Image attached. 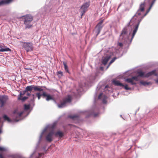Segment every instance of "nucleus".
I'll list each match as a JSON object with an SVG mask.
<instances>
[{
	"instance_id": "f257e3e1",
	"label": "nucleus",
	"mask_w": 158,
	"mask_h": 158,
	"mask_svg": "<svg viewBox=\"0 0 158 158\" xmlns=\"http://www.w3.org/2000/svg\"><path fill=\"white\" fill-rule=\"evenodd\" d=\"M141 11H139V10H138L135 15L131 19L130 22L129 23L128 26L130 24H132V25H135V28L132 32L131 40H132L134 38L138 29L140 21H139L138 19H136L138 16H140L141 15Z\"/></svg>"
},
{
	"instance_id": "f03ea898",
	"label": "nucleus",
	"mask_w": 158,
	"mask_h": 158,
	"mask_svg": "<svg viewBox=\"0 0 158 158\" xmlns=\"http://www.w3.org/2000/svg\"><path fill=\"white\" fill-rule=\"evenodd\" d=\"M72 97L71 95H68L67 97L63 98L60 101V104H58L59 108H61L66 106V104L71 102Z\"/></svg>"
},
{
	"instance_id": "7ed1b4c3",
	"label": "nucleus",
	"mask_w": 158,
	"mask_h": 158,
	"mask_svg": "<svg viewBox=\"0 0 158 158\" xmlns=\"http://www.w3.org/2000/svg\"><path fill=\"white\" fill-rule=\"evenodd\" d=\"M22 45L27 52L32 51L33 50L34 47L33 44L31 42H21Z\"/></svg>"
},
{
	"instance_id": "20e7f679",
	"label": "nucleus",
	"mask_w": 158,
	"mask_h": 158,
	"mask_svg": "<svg viewBox=\"0 0 158 158\" xmlns=\"http://www.w3.org/2000/svg\"><path fill=\"white\" fill-rule=\"evenodd\" d=\"M33 89L35 91H42L43 90L41 86L31 85L27 86L24 92H28L29 91L31 92Z\"/></svg>"
},
{
	"instance_id": "39448f33",
	"label": "nucleus",
	"mask_w": 158,
	"mask_h": 158,
	"mask_svg": "<svg viewBox=\"0 0 158 158\" xmlns=\"http://www.w3.org/2000/svg\"><path fill=\"white\" fill-rule=\"evenodd\" d=\"M138 73V77H148L152 75H154L156 76L157 75L156 70H154L151 71L145 75L144 73L142 71L139 72Z\"/></svg>"
},
{
	"instance_id": "423d86ee",
	"label": "nucleus",
	"mask_w": 158,
	"mask_h": 158,
	"mask_svg": "<svg viewBox=\"0 0 158 158\" xmlns=\"http://www.w3.org/2000/svg\"><path fill=\"white\" fill-rule=\"evenodd\" d=\"M90 5L89 2H86L84 3L81 6V17L84 15L85 13L87 10L88 8L89 7ZM82 17H81V18Z\"/></svg>"
},
{
	"instance_id": "0eeeda50",
	"label": "nucleus",
	"mask_w": 158,
	"mask_h": 158,
	"mask_svg": "<svg viewBox=\"0 0 158 158\" xmlns=\"http://www.w3.org/2000/svg\"><path fill=\"white\" fill-rule=\"evenodd\" d=\"M129 23L127 24V25L124 27L122 30L121 33L120 35L121 37H122V38H123L126 35L127 33V30L128 27L131 26L132 24H130L128 26Z\"/></svg>"
},
{
	"instance_id": "6e6552de",
	"label": "nucleus",
	"mask_w": 158,
	"mask_h": 158,
	"mask_svg": "<svg viewBox=\"0 0 158 158\" xmlns=\"http://www.w3.org/2000/svg\"><path fill=\"white\" fill-rule=\"evenodd\" d=\"M8 99L7 96L2 95L0 96V103L1 104V107H2Z\"/></svg>"
},
{
	"instance_id": "1a4fd4ad",
	"label": "nucleus",
	"mask_w": 158,
	"mask_h": 158,
	"mask_svg": "<svg viewBox=\"0 0 158 158\" xmlns=\"http://www.w3.org/2000/svg\"><path fill=\"white\" fill-rule=\"evenodd\" d=\"M25 17L24 21V23L25 24H27V23L31 22L33 19V17L31 15H27Z\"/></svg>"
},
{
	"instance_id": "9d476101",
	"label": "nucleus",
	"mask_w": 158,
	"mask_h": 158,
	"mask_svg": "<svg viewBox=\"0 0 158 158\" xmlns=\"http://www.w3.org/2000/svg\"><path fill=\"white\" fill-rule=\"evenodd\" d=\"M42 96L44 97H46V100L47 101L54 99L53 97L52 96L49 94H47L45 92H43Z\"/></svg>"
},
{
	"instance_id": "9b49d317",
	"label": "nucleus",
	"mask_w": 158,
	"mask_h": 158,
	"mask_svg": "<svg viewBox=\"0 0 158 158\" xmlns=\"http://www.w3.org/2000/svg\"><path fill=\"white\" fill-rule=\"evenodd\" d=\"M103 22V20H101L96 26V28H97V35H98L100 33L102 27V23Z\"/></svg>"
},
{
	"instance_id": "f8f14e48",
	"label": "nucleus",
	"mask_w": 158,
	"mask_h": 158,
	"mask_svg": "<svg viewBox=\"0 0 158 158\" xmlns=\"http://www.w3.org/2000/svg\"><path fill=\"white\" fill-rule=\"evenodd\" d=\"M54 134L53 131H52L49 132L46 136V139L48 142H51L52 140V137Z\"/></svg>"
},
{
	"instance_id": "ddd939ff",
	"label": "nucleus",
	"mask_w": 158,
	"mask_h": 158,
	"mask_svg": "<svg viewBox=\"0 0 158 158\" xmlns=\"http://www.w3.org/2000/svg\"><path fill=\"white\" fill-rule=\"evenodd\" d=\"M14 0H2L0 1V6L8 4L13 1Z\"/></svg>"
},
{
	"instance_id": "4468645a",
	"label": "nucleus",
	"mask_w": 158,
	"mask_h": 158,
	"mask_svg": "<svg viewBox=\"0 0 158 158\" xmlns=\"http://www.w3.org/2000/svg\"><path fill=\"white\" fill-rule=\"evenodd\" d=\"M113 83L115 85L119 86H124L122 83H120L119 81L114 80L112 81Z\"/></svg>"
},
{
	"instance_id": "2eb2a0df",
	"label": "nucleus",
	"mask_w": 158,
	"mask_h": 158,
	"mask_svg": "<svg viewBox=\"0 0 158 158\" xmlns=\"http://www.w3.org/2000/svg\"><path fill=\"white\" fill-rule=\"evenodd\" d=\"M145 6V2H143L141 3L140 5L139 9V11H143L144 10V7Z\"/></svg>"
},
{
	"instance_id": "dca6fc26",
	"label": "nucleus",
	"mask_w": 158,
	"mask_h": 158,
	"mask_svg": "<svg viewBox=\"0 0 158 158\" xmlns=\"http://www.w3.org/2000/svg\"><path fill=\"white\" fill-rule=\"evenodd\" d=\"M111 58L110 56H106L103 60L102 63L104 65H106L108 61Z\"/></svg>"
},
{
	"instance_id": "f3484780",
	"label": "nucleus",
	"mask_w": 158,
	"mask_h": 158,
	"mask_svg": "<svg viewBox=\"0 0 158 158\" xmlns=\"http://www.w3.org/2000/svg\"><path fill=\"white\" fill-rule=\"evenodd\" d=\"M55 135L56 137H59L60 138H61L64 136V133L61 131H58L55 133Z\"/></svg>"
},
{
	"instance_id": "a211bd4d",
	"label": "nucleus",
	"mask_w": 158,
	"mask_h": 158,
	"mask_svg": "<svg viewBox=\"0 0 158 158\" xmlns=\"http://www.w3.org/2000/svg\"><path fill=\"white\" fill-rule=\"evenodd\" d=\"M125 81L128 83H130L132 85H135L136 84V83L133 81L132 78H127Z\"/></svg>"
},
{
	"instance_id": "6ab92c4d",
	"label": "nucleus",
	"mask_w": 158,
	"mask_h": 158,
	"mask_svg": "<svg viewBox=\"0 0 158 158\" xmlns=\"http://www.w3.org/2000/svg\"><path fill=\"white\" fill-rule=\"evenodd\" d=\"M63 64L64 66V68L66 72L68 73H69V71L68 70V67L67 65V63L65 62H63Z\"/></svg>"
},
{
	"instance_id": "aec40b11",
	"label": "nucleus",
	"mask_w": 158,
	"mask_h": 158,
	"mask_svg": "<svg viewBox=\"0 0 158 158\" xmlns=\"http://www.w3.org/2000/svg\"><path fill=\"white\" fill-rule=\"evenodd\" d=\"M69 118H70L73 120H74V119H78L79 118L78 116V115H69Z\"/></svg>"
},
{
	"instance_id": "412c9836",
	"label": "nucleus",
	"mask_w": 158,
	"mask_h": 158,
	"mask_svg": "<svg viewBox=\"0 0 158 158\" xmlns=\"http://www.w3.org/2000/svg\"><path fill=\"white\" fill-rule=\"evenodd\" d=\"M8 51H11V49L8 48H1L0 49V52H6Z\"/></svg>"
},
{
	"instance_id": "4be33fe9",
	"label": "nucleus",
	"mask_w": 158,
	"mask_h": 158,
	"mask_svg": "<svg viewBox=\"0 0 158 158\" xmlns=\"http://www.w3.org/2000/svg\"><path fill=\"white\" fill-rule=\"evenodd\" d=\"M3 118L5 120H6L8 122L11 121V120L10 118L6 115H5L3 116Z\"/></svg>"
},
{
	"instance_id": "5701e85b",
	"label": "nucleus",
	"mask_w": 158,
	"mask_h": 158,
	"mask_svg": "<svg viewBox=\"0 0 158 158\" xmlns=\"http://www.w3.org/2000/svg\"><path fill=\"white\" fill-rule=\"evenodd\" d=\"M57 75L59 77H61L63 76V72L61 71H58L57 72Z\"/></svg>"
},
{
	"instance_id": "b1692460",
	"label": "nucleus",
	"mask_w": 158,
	"mask_h": 158,
	"mask_svg": "<svg viewBox=\"0 0 158 158\" xmlns=\"http://www.w3.org/2000/svg\"><path fill=\"white\" fill-rule=\"evenodd\" d=\"M140 83L144 85H149L150 83V82H146L145 81H141Z\"/></svg>"
},
{
	"instance_id": "393cba45",
	"label": "nucleus",
	"mask_w": 158,
	"mask_h": 158,
	"mask_svg": "<svg viewBox=\"0 0 158 158\" xmlns=\"http://www.w3.org/2000/svg\"><path fill=\"white\" fill-rule=\"evenodd\" d=\"M36 96L38 97V99L39 100L41 98V97L42 96V94H41L40 93H38L36 94Z\"/></svg>"
},
{
	"instance_id": "a878e982",
	"label": "nucleus",
	"mask_w": 158,
	"mask_h": 158,
	"mask_svg": "<svg viewBox=\"0 0 158 158\" xmlns=\"http://www.w3.org/2000/svg\"><path fill=\"white\" fill-rule=\"evenodd\" d=\"M117 57H114L110 61V62L109 64V65L111 64L114 61L117 59Z\"/></svg>"
},
{
	"instance_id": "bb28decb",
	"label": "nucleus",
	"mask_w": 158,
	"mask_h": 158,
	"mask_svg": "<svg viewBox=\"0 0 158 158\" xmlns=\"http://www.w3.org/2000/svg\"><path fill=\"white\" fill-rule=\"evenodd\" d=\"M123 87H124V89L127 90H131V88L129 87L128 86V85L126 84L124 86H123Z\"/></svg>"
},
{
	"instance_id": "cd10ccee",
	"label": "nucleus",
	"mask_w": 158,
	"mask_h": 158,
	"mask_svg": "<svg viewBox=\"0 0 158 158\" xmlns=\"http://www.w3.org/2000/svg\"><path fill=\"white\" fill-rule=\"evenodd\" d=\"M138 76L137 75V76L133 77L132 78L133 80H135L136 81H138L139 80L138 78Z\"/></svg>"
},
{
	"instance_id": "c85d7f7f",
	"label": "nucleus",
	"mask_w": 158,
	"mask_h": 158,
	"mask_svg": "<svg viewBox=\"0 0 158 158\" xmlns=\"http://www.w3.org/2000/svg\"><path fill=\"white\" fill-rule=\"evenodd\" d=\"M28 23H27V24H25L26 25L25 28L26 29L30 28L31 27H32V25H29Z\"/></svg>"
},
{
	"instance_id": "c756f323",
	"label": "nucleus",
	"mask_w": 158,
	"mask_h": 158,
	"mask_svg": "<svg viewBox=\"0 0 158 158\" xmlns=\"http://www.w3.org/2000/svg\"><path fill=\"white\" fill-rule=\"evenodd\" d=\"M29 106L28 105H25L24 108L26 110H28L29 109Z\"/></svg>"
},
{
	"instance_id": "7c9ffc66",
	"label": "nucleus",
	"mask_w": 158,
	"mask_h": 158,
	"mask_svg": "<svg viewBox=\"0 0 158 158\" xmlns=\"http://www.w3.org/2000/svg\"><path fill=\"white\" fill-rule=\"evenodd\" d=\"M23 114V112H21L20 113H18L17 115H18V117H20L21 116V115Z\"/></svg>"
},
{
	"instance_id": "2f4dec72",
	"label": "nucleus",
	"mask_w": 158,
	"mask_h": 158,
	"mask_svg": "<svg viewBox=\"0 0 158 158\" xmlns=\"http://www.w3.org/2000/svg\"><path fill=\"white\" fill-rule=\"evenodd\" d=\"M118 45L120 47H122L123 46V44L121 43H118Z\"/></svg>"
},
{
	"instance_id": "473e14b6",
	"label": "nucleus",
	"mask_w": 158,
	"mask_h": 158,
	"mask_svg": "<svg viewBox=\"0 0 158 158\" xmlns=\"http://www.w3.org/2000/svg\"><path fill=\"white\" fill-rule=\"evenodd\" d=\"M27 98H28L27 97H24L22 98V100L24 101H25V100H26L27 99Z\"/></svg>"
},
{
	"instance_id": "72a5a7b5",
	"label": "nucleus",
	"mask_w": 158,
	"mask_h": 158,
	"mask_svg": "<svg viewBox=\"0 0 158 158\" xmlns=\"http://www.w3.org/2000/svg\"><path fill=\"white\" fill-rule=\"evenodd\" d=\"M5 150V149L4 148L0 147V151H4Z\"/></svg>"
},
{
	"instance_id": "f704fd0d",
	"label": "nucleus",
	"mask_w": 158,
	"mask_h": 158,
	"mask_svg": "<svg viewBox=\"0 0 158 158\" xmlns=\"http://www.w3.org/2000/svg\"><path fill=\"white\" fill-rule=\"evenodd\" d=\"M102 93L100 94L99 95V96H98V98L99 99H101V97H102Z\"/></svg>"
},
{
	"instance_id": "c9c22d12",
	"label": "nucleus",
	"mask_w": 158,
	"mask_h": 158,
	"mask_svg": "<svg viewBox=\"0 0 158 158\" xmlns=\"http://www.w3.org/2000/svg\"><path fill=\"white\" fill-rule=\"evenodd\" d=\"M27 95L28 96H30L31 95L30 93L27 92Z\"/></svg>"
},
{
	"instance_id": "e433bc0d",
	"label": "nucleus",
	"mask_w": 158,
	"mask_h": 158,
	"mask_svg": "<svg viewBox=\"0 0 158 158\" xmlns=\"http://www.w3.org/2000/svg\"><path fill=\"white\" fill-rule=\"evenodd\" d=\"M3 45H0V48H3Z\"/></svg>"
},
{
	"instance_id": "4c0bfd02",
	"label": "nucleus",
	"mask_w": 158,
	"mask_h": 158,
	"mask_svg": "<svg viewBox=\"0 0 158 158\" xmlns=\"http://www.w3.org/2000/svg\"><path fill=\"white\" fill-rule=\"evenodd\" d=\"M156 82L158 84V79L156 80Z\"/></svg>"
},
{
	"instance_id": "58836bf2",
	"label": "nucleus",
	"mask_w": 158,
	"mask_h": 158,
	"mask_svg": "<svg viewBox=\"0 0 158 158\" xmlns=\"http://www.w3.org/2000/svg\"><path fill=\"white\" fill-rule=\"evenodd\" d=\"M2 132V130H1V129H0V134Z\"/></svg>"
},
{
	"instance_id": "ea45409f",
	"label": "nucleus",
	"mask_w": 158,
	"mask_h": 158,
	"mask_svg": "<svg viewBox=\"0 0 158 158\" xmlns=\"http://www.w3.org/2000/svg\"><path fill=\"white\" fill-rule=\"evenodd\" d=\"M33 96H34V94H33L32 95Z\"/></svg>"
}]
</instances>
